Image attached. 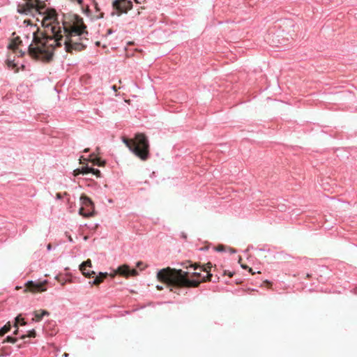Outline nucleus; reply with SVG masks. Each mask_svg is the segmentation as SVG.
I'll list each match as a JSON object with an SVG mask.
<instances>
[{"instance_id":"obj_1","label":"nucleus","mask_w":357,"mask_h":357,"mask_svg":"<svg viewBox=\"0 0 357 357\" xmlns=\"http://www.w3.org/2000/svg\"><path fill=\"white\" fill-rule=\"evenodd\" d=\"M42 26L43 31L37 28L29 32L23 40L19 36L13 38L8 48L14 52L19 50L20 56H22L25 52L20 50V47L26 45L31 57L44 62L50 61L55 48L61 47L63 43L68 53H72L73 50L80 52L86 48L82 43L74 40V37L77 36L80 40L83 34H88L86 26L80 16L75 14L63 15L61 24L56 10H49L42 20Z\"/></svg>"},{"instance_id":"obj_2","label":"nucleus","mask_w":357,"mask_h":357,"mask_svg":"<svg viewBox=\"0 0 357 357\" xmlns=\"http://www.w3.org/2000/svg\"><path fill=\"white\" fill-rule=\"evenodd\" d=\"M212 274L207 273V275L201 280L190 279L189 273L181 269L167 267L160 270L157 273L158 281L165 283L168 286L176 287L195 288L201 282L211 281Z\"/></svg>"},{"instance_id":"obj_3","label":"nucleus","mask_w":357,"mask_h":357,"mask_svg":"<svg viewBox=\"0 0 357 357\" xmlns=\"http://www.w3.org/2000/svg\"><path fill=\"white\" fill-rule=\"evenodd\" d=\"M122 141L129 150L142 160H148L149 158V143L144 134L137 133L134 139L122 137Z\"/></svg>"},{"instance_id":"obj_4","label":"nucleus","mask_w":357,"mask_h":357,"mask_svg":"<svg viewBox=\"0 0 357 357\" xmlns=\"http://www.w3.org/2000/svg\"><path fill=\"white\" fill-rule=\"evenodd\" d=\"M26 2L20 3L17 6V12L21 14L29 15L31 14L33 11L38 12L39 14H43L45 17L47 11L50 9H47L44 13L42 12L45 9V5L42 4L39 0H25ZM44 17H43V19Z\"/></svg>"},{"instance_id":"obj_5","label":"nucleus","mask_w":357,"mask_h":357,"mask_svg":"<svg viewBox=\"0 0 357 357\" xmlns=\"http://www.w3.org/2000/svg\"><path fill=\"white\" fill-rule=\"evenodd\" d=\"M82 206L79 208V213L84 218L93 217L95 215L94 204L91 199L85 195L80 197Z\"/></svg>"},{"instance_id":"obj_6","label":"nucleus","mask_w":357,"mask_h":357,"mask_svg":"<svg viewBox=\"0 0 357 357\" xmlns=\"http://www.w3.org/2000/svg\"><path fill=\"white\" fill-rule=\"evenodd\" d=\"M112 7L117 11L118 15H121L122 13H127L132 8V3L130 0H114Z\"/></svg>"},{"instance_id":"obj_7","label":"nucleus","mask_w":357,"mask_h":357,"mask_svg":"<svg viewBox=\"0 0 357 357\" xmlns=\"http://www.w3.org/2000/svg\"><path fill=\"white\" fill-rule=\"evenodd\" d=\"M47 283V280H44L43 282H33L29 281L26 284V290L32 293L36 292H43L46 291L45 285Z\"/></svg>"},{"instance_id":"obj_8","label":"nucleus","mask_w":357,"mask_h":357,"mask_svg":"<svg viewBox=\"0 0 357 357\" xmlns=\"http://www.w3.org/2000/svg\"><path fill=\"white\" fill-rule=\"evenodd\" d=\"M116 273H118L119 275L126 278H128L130 275L135 276L138 273L135 269H130V267L126 264L119 266L116 269Z\"/></svg>"},{"instance_id":"obj_9","label":"nucleus","mask_w":357,"mask_h":357,"mask_svg":"<svg viewBox=\"0 0 357 357\" xmlns=\"http://www.w3.org/2000/svg\"><path fill=\"white\" fill-rule=\"evenodd\" d=\"M91 268V261L90 259H87L86 261H84L82 264L79 266V270L82 271V274L86 277V278H91V276L93 277V275L96 274L94 271H86V268Z\"/></svg>"},{"instance_id":"obj_10","label":"nucleus","mask_w":357,"mask_h":357,"mask_svg":"<svg viewBox=\"0 0 357 357\" xmlns=\"http://www.w3.org/2000/svg\"><path fill=\"white\" fill-rule=\"evenodd\" d=\"M34 317L32 321L39 322L42 320L44 316L50 315V312L45 310H36L33 312Z\"/></svg>"},{"instance_id":"obj_11","label":"nucleus","mask_w":357,"mask_h":357,"mask_svg":"<svg viewBox=\"0 0 357 357\" xmlns=\"http://www.w3.org/2000/svg\"><path fill=\"white\" fill-rule=\"evenodd\" d=\"M108 276L107 273H100L98 276H96L94 280L92 282V284L98 286L100 283L103 282V280Z\"/></svg>"},{"instance_id":"obj_12","label":"nucleus","mask_w":357,"mask_h":357,"mask_svg":"<svg viewBox=\"0 0 357 357\" xmlns=\"http://www.w3.org/2000/svg\"><path fill=\"white\" fill-rule=\"evenodd\" d=\"M6 63L8 68L14 70L15 73L18 72L17 65L14 63V60L11 59L10 56H8V58L7 59Z\"/></svg>"},{"instance_id":"obj_13","label":"nucleus","mask_w":357,"mask_h":357,"mask_svg":"<svg viewBox=\"0 0 357 357\" xmlns=\"http://www.w3.org/2000/svg\"><path fill=\"white\" fill-rule=\"evenodd\" d=\"M11 329L10 322H7L1 328H0V337L3 336L6 333L9 332Z\"/></svg>"},{"instance_id":"obj_14","label":"nucleus","mask_w":357,"mask_h":357,"mask_svg":"<svg viewBox=\"0 0 357 357\" xmlns=\"http://www.w3.org/2000/svg\"><path fill=\"white\" fill-rule=\"evenodd\" d=\"M11 329L10 322H7L1 328H0V337L3 336L6 333L9 332Z\"/></svg>"},{"instance_id":"obj_15","label":"nucleus","mask_w":357,"mask_h":357,"mask_svg":"<svg viewBox=\"0 0 357 357\" xmlns=\"http://www.w3.org/2000/svg\"><path fill=\"white\" fill-rule=\"evenodd\" d=\"M18 324H20L21 326H25L26 324V322L24 321L23 318L21 317L20 314L15 318L14 326L17 327Z\"/></svg>"},{"instance_id":"obj_16","label":"nucleus","mask_w":357,"mask_h":357,"mask_svg":"<svg viewBox=\"0 0 357 357\" xmlns=\"http://www.w3.org/2000/svg\"><path fill=\"white\" fill-rule=\"evenodd\" d=\"M36 335V333L35 330L29 331L27 335H23L20 337L22 340H24L26 337H35Z\"/></svg>"},{"instance_id":"obj_17","label":"nucleus","mask_w":357,"mask_h":357,"mask_svg":"<svg viewBox=\"0 0 357 357\" xmlns=\"http://www.w3.org/2000/svg\"><path fill=\"white\" fill-rule=\"evenodd\" d=\"M211 268H212V264L211 262H208L202 266V271L206 272V273H209L211 271Z\"/></svg>"},{"instance_id":"obj_18","label":"nucleus","mask_w":357,"mask_h":357,"mask_svg":"<svg viewBox=\"0 0 357 357\" xmlns=\"http://www.w3.org/2000/svg\"><path fill=\"white\" fill-rule=\"evenodd\" d=\"M17 342V338L13 337L11 336H8L3 342V343L5 342H10V343H15Z\"/></svg>"},{"instance_id":"obj_19","label":"nucleus","mask_w":357,"mask_h":357,"mask_svg":"<svg viewBox=\"0 0 357 357\" xmlns=\"http://www.w3.org/2000/svg\"><path fill=\"white\" fill-rule=\"evenodd\" d=\"M93 164L95 165H97L98 166H104L105 164V161H102L100 158H95V159H93Z\"/></svg>"},{"instance_id":"obj_20","label":"nucleus","mask_w":357,"mask_h":357,"mask_svg":"<svg viewBox=\"0 0 357 357\" xmlns=\"http://www.w3.org/2000/svg\"><path fill=\"white\" fill-rule=\"evenodd\" d=\"M91 171H92V167H84L81 169L82 174H87L89 173H91Z\"/></svg>"},{"instance_id":"obj_21","label":"nucleus","mask_w":357,"mask_h":357,"mask_svg":"<svg viewBox=\"0 0 357 357\" xmlns=\"http://www.w3.org/2000/svg\"><path fill=\"white\" fill-rule=\"evenodd\" d=\"M187 264H188V266H185V268H188L189 266L190 267H193L195 270H196L198 267L200 266L199 264L198 263H194L192 264V262L190 261H188Z\"/></svg>"},{"instance_id":"obj_22","label":"nucleus","mask_w":357,"mask_h":357,"mask_svg":"<svg viewBox=\"0 0 357 357\" xmlns=\"http://www.w3.org/2000/svg\"><path fill=\"white\" fill-rule=\"evenodd\" d=\"M91 173L93 174L94 175L96 176V177H100V170L97 169H93L92 168V171H91Z\"/></svg>"},{"instance_id":"obj_23","label":"nucleus","mask_w":357,"mask_h":357,"mask_svg":"<svg viewBox=\"0 0 357 357\" xmlns=\"http://www.w3.org/2000/svg\"><path fill=\"white\" fill-rule=\"evenodd\" d=\"M215 250L218 252H222L225 250V247L223 245H218Z\"/></svg>"},{"instance_id":"obj_24","label":"nucleus","mask_w":357,"mask_h":357,"mask_svg":"<svg viewBox=\"0 0 357 357\" xmlns=\"http://www.w3.org/2000/svg\"><path fill=\"white\" fill-rule=\"evenodd\" d=\"M224 275H227L229 278H232L234 275V273L228 271H224Z\"/></svg>"},{"instance_id":"obj_25","label":"nucleus","mask_w":357,"mask_h":357,"mask_svg":"<svg viewBox=\"0 0 357 357\" xmlns=\"http://www.w3.org/2000/svg\"><path fill=\"white\" fill-rule=\"evenodd\" d=\"M80 174H82L81 169H76L73 172V175L75 176H78Z\"/></svg>"},{"instance_id":"obj_26","label":"nucleus","mask_w":357,"mask_h":357,"mask_svg":"<svg viewBox=\"0 0 357 357\" xmlns=\"http://www.w3.org/2000/svg\"><path fill=\"white\" fill-rule=\"evenodd\" d=\"M199 277H201L200 273L195 272L191 275V278H199Z\"/></svg>"},{"instance_id":"obj_27","label":"nucleus","mask_w":357,"mask_h":357,"mask_svg":"<svg viewBox=\"0 0 357 357\" xmlns=\"http://www.w3.org/2000/svg\"><path fill=\"white\" fill-rule=\"evenodd\" d=\"M263 283H264V284H266V285L268 287H269V288L272 286V283H271V282H269L268 280H264V281L263 282Z\"/></svg>"},{"instance_id":"obj_28","label":"nucleus","mask_w":357,"mask_h":357,"mask_svg":"<svg viewBox=\"0 0 357 357\" xmlns=\"http://www.w3.org/2000/svg\"><path fill=\"white\" fill-rule=\"evenodd\" d=\"M94 8H95L96 12L100 11V8H99L98 4L96 2L94 3Z\"/></svg>"},{"instance_id":"obj_29","label":"nucleus","mask_w":357,"mask_h":357,"mask_svg":"<svg viewBox=\"0 0 357 357\" xmlns=\"http://www.w3.org/2000/svg\"><path fill=\"white\" fill-rule=\"evenodd\" d=\"M118 274V273H116V270L114 271V273H110L109 275L111 277V278H114L116 275Z\"/></svg>"},{"instance_id":"obj_30","label":"nucleus","mask_w":357,"mask_h":357,"mask_svg":"<svg viewBox=\"0 0 357 357\" xmlns=\"http://www.w3.org/2000/svg\"><path fill=\"white\" fill-rule=\"evenodd\" d=\"M56 199H60L63 197V195L61 193H56Z\"/></svg>"},{"instance_id":"obj_31","label":"nucleus","mask_w":357,"mask_h":357,"mask_svg":"<svg viewBox=\"0 0 357 357\" xmlns=\"http://www.w3.org/2000/svg\"><path fill=\"white\" fill-rule=\"evenodd\" d=\"M75 1L79 5H82L83 3L82 0H75Z\"/></svg>"},{"instance_id":"obj_32","label":"nucleus","mask_w":357,"mask_h":357,"mask_svg":"<svg viewBox=\"0 0 357 357\" xmlns=\"http://www.w3.org/2000/svg\"><path fill=\"white\" fill-rule=\"evenodd\" d=\"M156 288H157V289H158V290H162V289H163V287H162V286H160V285H158V286L156 287Z\"/></svg>"},{"instance_id":"obj_33","label":"nucleus","mask_w":357,"mask_h":357,"mask_svg":"<svg viewBox=\"0 0 357 357\" xmlns=\"http://www.w3.org/2000/svg\"><path fill=\"white\" fill-rule=\"evenodd\" d=\"M15 328H16V330L14 331V333H14V335H17V334H18V331H19V330H18V326H17V327H15Z\"/></svg>"},{"instance_id":"obj_34","label":"nucleus","mask_w":357,"mask_h":357,"mask_svg":"<svg viewBox=\"0 0 357 357\" xmlns=\"http://www.w3.org/2000/svg\"><path fill=\"white\" fill-rule=\"evenodd\" d=\"M229 250H230V252H231V253H234V252H236V250H235L234 249H233V248H229Z\"/></svg>"},{"instance_id":"obj_35","label":"nucleus","mask_w":357,"mask_h":357,"mask_svg":"<svg viewBox=\"0 0 357 357\" xmlns=\"http://www.w3.org/2000/svg\"><path fill=\"white\" fill-rule=\"evenodd\" d=\"M248 271H249V272H250V273H251L252 275H254V274H255V273L252 271V269L251 268H248Z\"/></svg>"},{"instance_id":"obj_36","label":"nucleus","mask_w":357,"mask_h":357,"mask_svg":"<svg viewBox=\"0 0 357 357\" xmlns=\"http://www.w3.org/2000/svg\"><path fill=\"white\" fill-rule=\"evenodd\" d=\"M112 89H113V90H114V91H117V88H116V85H114V86H112Z\"/></svg>"},{"instance_id":"obj_37","label":"nucleus","mask_w":357,"mask_h":357,"mask_svg":"<svg viewBox=\"0 0 357 357\" xmlns=\"http://www.w3.org/2000/svg\"><path fill=\"white\" fill-rule=\"evenodd\" d=\"M142 264V261H138V262L137 263V267H139V266H141V264Z\"/></svg>"},{"instance_id":"obj_38","label":"nucleus","mask_w":357,"mask_h":357,"mask_svg":"<svg viewBox=\"0 0 357 357\" xmlns=\"http://www.w3.org/2000/svg\"><path fill=\"white\" fill-rule=\"evenodd\" d=\"M241 267L244 269L249 268L246 265H241Z\"/></svg>"},{"instance_id":"obj_39","label":"nucleus","mask_w":357,"mask_h":357,"mask_svg":"<svg viewBox=\"0 0 357 357\" xmlns=\"http://www.w3.org/2000/svg\"><path fill=\"white\" fill-rule=\"evenodd\" d=\"M103 15H104V14H103L102 13H101L100 14V15L98 16V17H99V18H102V17H103Z\"/></svg>"},{"instance_id":"obj_40","label":"nucleus","mask_w":357,"mask_h":357,"mask_svg":"<svg viewBox=\"0 0 357 357\" xmlns=\"http://www.w3.org/2000/svg\"><path fill=\"white\" fill-rule=\"evenodd\" d=\"M89 148H86V149H85L84 150V153H87V152H89Z\"/></svg>"},{"instance_id":"obj_41","label":"nucleus","mask_w":357,"mask_h":357,"mask_svg":"<svg viewBox=\"0 0 357 357\" xmlns=\"http://www.w3.org/2000/svg\"><path fill=\"white\" fill-rule=\"evenodd\" d=\"M47 249H48V250H50V249H51V245H50V244H49V245H47Z\"/></svg>"},{"instance_id":"obj_42","label":"nucleus","mask_w":357,"mask_h":357,"mask_svg":"<svg viewBox=\"0 0 357 357\" xmlns=\"http://www.w3.org/2000/svg\"><path fill=\"white\" fill-rule=\"evenodd\" d=\"M306 277H307V278H310L311 277V275L307 273V275H306Z\"/></svg>"},{"instance_id":"obj_43","label":"nucleus","mask_w":357,"mask_h":357,"mask_svg":"<svg viewBox=\"0 0 357 357\" xmlns=\"http://www.w3.org/2000/svg\"><path fill=\"white\" fill-rule=\"evenodd\" d=\"M69 241H73V239H72V238L70 236H69Z\"/></svg>"},{"instance_id":"obj_44","label":"nucleus","mask_w":357,"mask_h":357,"mask_svg":"<svg viewBox=\"0 0 357 357\" xmlns=\"http://www.w3.org/2000/svg\"><path fill=\"white\" fill-rule=\"evenodd\" d=\"M63 195L66 196V195H68V193L66 192H64Z\"/></svg>"},{"instance_id":"obj_45","label":"nucleus","mask_w":357,"mask_h":357,"mask_svg":"<svg viewBox=\"0 0 357 357\" xmlns=\"http://www.w3.org/2000/svg\"><path fill=\"white\" fill-rule=\"evenodd\" d=\"M64 356H65V357H67L68 356V354H65Z\"/></svg>"},{"instance_id":"obj_46","label":"nucleus","mask_w":357,"mask_h":357,"mask_svg":"<svg viewBox=\"0 0 357 357\" xmlns=\"http://www.w3.org/2000/svg\"><path fill=\"white\" fill-rule=\"evenodd\" d=\"M135 1H137V0H135Z\"/></svg>"}]
</instances>
